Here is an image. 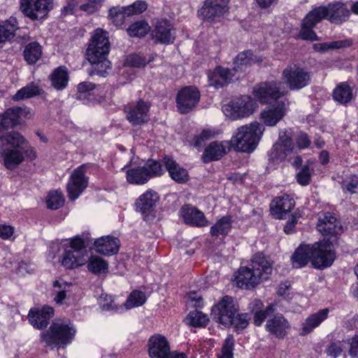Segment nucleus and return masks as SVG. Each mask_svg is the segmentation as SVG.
<instances>
[{"instance_id":"nucleus-25","label":"nucleus","mask_w":358,"mask_h":358,"mask_svg":"<svg viewBox=\"0 0 358 358\" xmlns=\"http://www.w3.org/2000/svg\"><path fill=\"white\" fill-rule=\"evenodd\" d=\"M234 69L218 66L208 74L209 85L217 89L228 84L235 76Z\"/></svg>"},{"instance_id":"nucleus-7","label":"nucleus","mask_w":358,"mask_h":358,"mask_svg":"<svg viewBox=\"0 0 358 358\" xmlns=\"http://www.w3.org/2000/svg\"><path fill=\"white\" fill-rule=\"evenodd\" d=\"M255 98L262 104H269L275 101L286 94L280 81L261 83L253 89Z\"/></svg>"},{"instance_id":"nucleus-12","label":"nucleus","mask_w":358,"mask_h":358,"mask_svg":"<svg viewBox=\"0 0 358 358\" xmlns=\"http://www.w3.org/2000/svg\"><path fill=\"white\" fill-rule=\"evenodd\" d=\"M150 104L139 99L125 105L124 111L126 118L134 127L141 126L150 120Z\"/></svg>"},{"instance_id":"nucleus-18","label":"nucleus","mask_w":358,"mask_h":358,"mask_svg":"<svg viewBox=\"0 0 358 358\" xmlns=\"http://www.w3.org/2000/svg\"><path fill=\"white\" fill-rule=\"evenodd\" d=\"M150 358H169L171 355L169 343L165 336L156 334L148 341Z\"/></svg>"},{"instance_id":"nucleus-47","label":"nucleus","mask_w":358,"mask_h":358,"mask_svg":"<svg viewBox=\"0 0 358 358\" xmlns=\"http://www.w3.org/2000/svg\"><path fill=\"white\" fill-rule=\"evenodd\" d=\"M20 110L19 106L11 107L8 108L0 117L3 120V122L7 124V127L13 128L20 122Z\"/></svg>"},{"instance_id":"nucleus-43","label":"nucleus","mask_w":358,"mask_h":358,"mask_svg":"<svg viewBox=\"0 0 358 358\" xmlns=\"http://www.w3.org/2000/svg\"><path fill=\"white\" fill-rule=\"evenodd\" d=\"M52 85L57 90L64 89L68 84L69 76L65 66L56 69L50 76Z\"/></svg>"},{"instance_id":"nucleus-13","label":"nucleus","mask_w":358,"mask_h":358,"mask_svg":"<svg viewBox=\"0 0 358 358\" xmlns=\"http://www.w3.org/2000/svg\"><path fill=\"white\" fill-rule=\"evenodd\" d=\"M313 10L320 21L327 19L334 24L345 21L350 14L345 4L341 2L331 3L326 6H319Z\"/></svg>"},{"instance_id":"nucleus-44","label":"nucleus","mask_w":358,"mask_h":358,"mask_svg":"<svg viewBox=\"0 0 358 358\" xmlns=\"http://www.w3.org/2000/svg\"><path fill=\"white\" fill-rule=\"evenodd\" d=\"M352 44V40L348 38L331 42L315 43L313 45V48L316 52H325L329 50L348 48L351 46Z\"/></svg>"},{"instance_id":"nucleus-41","label":"nucleus","mask_w":358,"mask_h":358,"mask_svg":"<svg viewBox=\"0 0 358 358\" xmlns=\"http://www.w3.org/2000/svg\"><path fill=\"white\" fill-rule=\"evenodd\" d=\"M255 62L256 59L251 50L243 51L236 56L233 69L236 73L244 71L248 66L255 64Z\"/></svg>"},{"instance_id":"nucleus-57","label":"nucleus","mask_w":358,"mask_h":358,"mask_svg":"<svg viewBox=\"0 0 358 358\" xmlns=\"http://www.w3.org/2000/svg\"><path fill=\"white\" fill-rule=\"evenodd\" d=\"M275 305L270 304L265 309L255 312L254 314V324L255 326L259 327L265 321V320L271 316L275 311Z\"/></svg>"},{"instance_id":"nucleus-61","label":"nucleus","mask_w":358,"mask_h":358,"mask_svg":"<svg viewBox=\"0 0 358 358\" xmlns=\"http://www.w3.org/2000/svg\"><path fill=\"white\" fill-rule=\"evenodd\" d=\"M147 9V3L145 1H137L133 4L127 6L126 10L128 14L136 15L140 14Z\"/></svg>"},{"instance_id":"nucleus-14","label":"nucleus","mask_w":358,"mask_h":358,"mask_svg":"<svg viewBox=\"0 0 358 358\" xmlns=\"http://www.w3.org/2000/svg\"><path fill=\"white\" fill-rule=\"evenodd\" d=\"M312 264L317 268L330 266L335 260V252L332 250L331 243L327 241L316 242L312 245Z\"/></svg>"},{"instance_id":"nucleus-62","label":"nucleus","mask_w":358,"mask_h":358,"mask_svg":"<svg viewBox=\"0 0 358 358\" xmlns=\"http://www.w3.org/2000/svg\"><path fill=\"white\" fill-rule=\"evenodd\" d=\"M343 350L342 343L341 342L331 343L327 348L325 352L329 357L336 358L341 355Z\"/></svg>"},{"instance_id":"nucleus-53","label":"nucleus","mask_w":358,"mask_h":358,"mask_svg":"<svg viewBox=\"0 0 358 358\" xmlns=\"http://www.w3.org/2000/svg\"><path fill=\"white\" fill-rule=\"evenodd\" d=\"M150 30L149 24L145 21L136 22L127 29V33L132 37H143Z\"/></svg>"},{"instance_id":"nucleus-24","label":"nucleus","mask_w":358,"mask_h":358,"mask_svg":"<svg viewBox=\"0 0 358 358\" xmlns=\"http://www.w3.org/2000/svg\"><path fill=\"white\" fill-rule=\"evenodd\" d=\"M172 29L173 26L169 20L166 19L159 20L157 22L152 30L153 38L157 43H172L175 39Z\"/></svg>"},{"instance_id":"nucleus-49","label":"nucleus","mask_w":358,"mask_h":358,"mask_svg":"<svg viewBox=\"0 0 358 358\" xmlns=\"http://www.w3.org/2000/svg\"><path fill=\"white\" fill-rule=\"evenodd\" d=\"M250 319L251 317L249 313H237L233 317H231L232 320L231 327H234L236 333L240 334L248 327Z\"/></svg>"},{"instance_id":"nucleus-23","label":"nucleus","mask_w":358,"mask_h":358,"mask_svg":"<svg viewBox=\"0 0 358 358\" xmlns=\"http://www.w3.org/2000/svg\"><path fill=\"white\" fill-rule=\"evenodd\" d=\"M286 114V108L284 102L278 103L276 106L266 108L260 113V120L267 127H274Z\"/></svg>"},{"instance_id":"nucleus-33","label":"nucleus","mask_w":358,"mask_h":358,"mask_svg":"<svg viewBox=\"0 0 358 358\" xmlns=\"http://www.w3.org/2000/svg\"><path fill=\"white\" fill-rule=\"evenodd\" d=\"M329 313V308H324L310 315L301 324L300 335L306 336L311 333L328 317Z\"/></svg>"},{"instance_id":"nucleus-51","label":"nucleus","mask_w":358,"mask_h":358,"mask_svg":"<svg viewBox=\"0 0 358 358\" xmlns=\"http://www.w3.org/2000/svg\"><path fill=\"white\" fill-rule=\"evenodd\" d=\"M108 268V263L99 257L92 256L88 261L87 268L92 273H105Z\"/></svg>"},{"instance_id":"nucleus-63","label":"nucleus","mask_w":358,"mask_h":358,"mask_svg":"<svg viewBox=\"0 0 358 358\" xmlns=\"http://www.w3.org/2000/svg\"><path fill=\"white\" fill-rule=\"evenodd\" d=\"M150 61V59H147L145 57L141 55H131L129 59V62L130 64L135 67L145 66Z\"/></svg>"},{"instance_id":"nucleus-4","label":"nucleus","mask_w":358,"mask_h":358,"mask_svg":"<svg viewBox=\"0 0 358 358\" xmlns=\"http://www.w3.org/2000/svg\"><path fill=\"white\" fill-rule=\"evenodd\" d=\"M64 252L59 257L61 265L66 269H73L83 265L87 261L85 241L76 236L63 245Z\"/></svg>"},{"instance_id":"nucleus-56","label":"nucleus","mask_w":358,"mask_h":358,"mask_svg":"<svg viewBox=\"0 0 358 358\" xmlns=\"http://www.w3.org/2000/svg\"><path fill=\"white\" fill-rule=\"evenodd\" d=\"M217 134V131L215 129H203L199 135L195 136L194 138V147L198 149L201 148L206 141L214 138Z\"/></svg>"},{"instance_id":"nucleus-50","label":"nucleus","mask_w":358,"mask_h":358,"mask_svg":"<svg viewBox=\"0 0 358 358\" xmlns=\"http://www.w3.org/2000/svg\"><path fill=\"white\" fill-rule=\"evenodd\" d=\"M147 300L144 292L139 290H134L129 295L124 306L127 309H131L143 305Z\"/></svg>"},{"instance_id":"nucleus-46","label":"nucleus","mask_w":358,"mask_h":358,"mask_svg":"<svg viewBox=\"0 0 358 358\" xmlns=\"http://www.w3.org/2000/svg\"><path fill=\"white\" fill-rule=\"evenodd\" d=\"M92 64V70L90 74L97 75L101 77H106L108 73V70L110 69V62L107 59V57L103 58H98L97 61L90 62Z\"/></svg>"},{"instance_id":"nucleus-26","label":"nucleus","mask_w":358,"mask_h":358,"mask_svg":"<svg viewBox=\"0 0 358 358\" xmlns=\"http://www.w3.org/2000/svg\"><path fill=\"white\" fill-rule=\"evenodd\" d=\"M163 162L171 178L179 184H184L189 179L187 171L179 165L173 158L166 156Z\"/></svg>"},{"instance_id":"nucleus-16","label":"nucleus","mask_w":358,"mask_h":358,"mask_svg":"<svg viewBox=\"0 0 358 358\" xmlns=\"http://www.w3.org/2000/svg\"><path fill=\"white\" fill-rule=\"evenodd\" d=\"M200 92L194 86H186L178 91L176 96V106L181 114L191 111L200 100Z\"/></svg>"},{"instance_id":"nucleus-40","label":"nucleus","mask_w":358,"mask_h":358,"mask_svg":"<svg viewBox=\"0 0 358 358\" xmlns=\"http://www.w3.org/2000/svg\"><path fill=\"white\" fill-rule=\"evenodd\" d=\"M232 227V217L225 215L219 219L210 229V233L213 236H226L231 231Z\"/></svg>"},{"instance_id":"nucleus-38","label":"nucleus","mask_w":358,"mask_h":358,"mask_svg":"<svg viewBox=\"0 0 358 358\" xmlns=\"http://www.w3.org/2000/svg\"><path fill=\"white\" fill-rule=\"evenodd\" d=\"M332 96L340 104L347 105L353 99L352 88L346 82L341 83L334 90Z\"/></svg>"},{"instance_id":"nucleus-45","label":"nucleus","mask_w":358,"mask_h":358,"mask_svg":"<svg viewBox=\"0 0 358 358\" xmlns=\"http://www.w3.org/2000/svg\"><path fill=\"white\" fill-rule=\"evenodd\" d=\"M41 93V89L39 86L32 82L19 90L12 99L14 101H20L39 95Z\"/></svg>"},{"instance_id":"nucleus-19","label":"nucleus","mask_w":358,"mask_h":358,"mask_svg":"<svg viewBox=\"0 0 358 358\" xmlns=\"http://www.w3.org/2000/svg\"><path fill=\"white\" fill-rule=\"evenodd\" d=\"M53 315L54 309L50 306H45L41 309H31L28 314V320L34 328L43 329L47 327Z\"/></svg>"},{"instance_id":"nucleus-34","label":"nucleus","mask_w":358,"mask_h":358,"mask_svg":"<svg viewBox=\"0 0 358 358\" xmlns=\"http://www.w3.org/2000/svg\"><path fill=\"white\" fill-rule=\"evenodd\" d=\"M320 22V17H317L313 10H310L302 21L301 28L299 32L301 38L310 41L317 40V34L313 29Z\"/></svg>"},{"instance_id":"nucleus-54","label":"nucleus","mask_w":358,"mask_h":358,"mask_svg":"<svg viewBox=\"0 0 358 358\" xmlns=\"http://www.w3.org/2000/svg\"><path fill=\"white\" fill-rule=\"evenodd\" d=\"M126 10V7L113 8L109 10V17H110L113 23L116 26H121L127 17L130 16Z\"/></svg>"},{"instance_id":"nucleus-60","label":"nucleus","mask_w":358,"mask_h":358,"mask_svg":"<svg viewBox=\"0 0 358 358\" xmlns=\"http://www.w3.org/2000/svg\"><path fill=\"white\" fill-rule=\"evenodd\" d=\"M311 171L308 164L304 165L296 176L299 184L303 186L308 185L310 182Z\"/></svg>"},{"instance_id":"nucleus-42","label":"nucleus","mask_w":358,"mask_h":358,"mask_svg":"<svg viewBox=\"0 0 358 358\" xmlns=\"http://www.w3.org/2000/svg\"><path fill=\"white\" fill-rule=\"evenodd\" d=\"M42 47L37 42L28 43L24 49L23 56L29 64H36L41 57Z\"/></svg>"},{"instance_id":"nucleus-1","label":"nucleus","mask_w":358,"mask_h":358,"mask_svg":"<svg viewBox=\"0 0 358 358\" xmlns=\"http://www.w3.org/2000/svg\"><path fill=\"white\" fill-rule=\"evenodd\" d=\"M27 140L17 131H10L0 136V163L10 171L15 169L24 160L22 150Z\"/></svg>"},{"instance_id":"nucleus-64","label":"nucleus","mask_w":358,"mask_h":358,"mask_svg":"<svg viewBox=\"0 0 358 358\" xmlns=\"http://www.w3.org/2000/svg\"><path fill=\"white\" fill-rule=\"evenodd\" d=\"M297 147L300 150L308 148L310 145V139L309 138L307 134L301 132L296 140Z\"/></svg>"},{"instance_id":"nucleus-28","label":"nucleus","mask_w":358,"mask_h":358,"mask_svg":"<svg viewBox=\"0 0 358 358\" xmlns=\"http://www.w3.org/2000/svg\"><path fill=\"white\" fill-rule=\"evenodd\" d=\"M159 196L157 192L148 189L136 201V210L143 215H148L155 208Z\"/></svg>"},{"instance_id":"nucleus-59","label":"nucleus","mask_w":358,"mask_h":358,"mask_svg":"<svg viewBox=\"0 0 358 358\" xmlns=\"http://www.w3.org/2000/svg\"><path fill=\"white\" fill-rule=\"evenodd\" d=\"M346 350L351 358H358V334L345 341Z\"/></svg>"},{"instance_id":"nucleus-11","label":"nucleus","mask_w":358,"mask_h":358,"mask_svg":"<svg viewBox=\"0 0 358 358\" xmlns=\"http://www.w3.org/2000/svg\"><path fill=\"white\" fill-rule=\"evenodd\" d=\"M282 79L291 90H299L308 85L311 73L296 66H288L282 71Z\"/></svg>"},{"instance_id":"nucleus-8","label":"nucleus","mask_w":358,"mask_h":358,"mask_svg":"<svg viewBox=\"0 0 358 358\" xmlns=\"http://www.w3.org/2000/svg\"><path fill=\"white\" fill-rule=\"evenodd\" d=\"M110 50L108 33L103 29L94 31L87 49L86 55L90 62L97 61L98 58L107 57Z\"/></svg>"},{"instance_id":"nucleus-30","label":"nucleus","mask_w":358,"mask_h":358,"mask_svg":"<svg viewBox=\"0 0 358 358\" xmlns=\"http://www.w3.org/2000/svg\"><path fill=\"white\" fill-rule=\"evenodd\" d=\"M96 251L106 256L117 253L120 248V241L117 238L107 236L97 238L94 242Z\"/></svg>"},{"instance_id":"nucleus-48","label":"nucleus","mask_w":358,"mask_h":358,"mask_svg":"<svg viewBox=\"0 0 358 358\" xmlns=\"http://www.w3.org/2000/svg\"><path fill=\"white\" fill-rule=\"evenodd\" d=\"M65 199L62 191L56 189L51 190L47 196V207L51 210H57L63 206Z\"/></svg>"},{"instance_id":"nucleus-15","label":"nucleus","mask_w":358,"mask_h":358,"mask_svg":"<svg viewBox=\"0 0 358 358\" xmlns=\"http://www.w3.org/2000/svg\"><path fill=\"white\" fill-rule=\"evenodd\" d=\"M52 4V0H20V10L31 20H38L48 15Z\"/></svg>"},{"instance_id":"nucleus-17","label":"nucleus","mask_w":358,"mask_h":358,"mask_svg":"<svg viewBox=\"0 0 358 358\" xmlns=\"http://www.w3.org/2000/svg\"><path fill=\"white\" fill-rule=\"evenodd\" d=\"M85 166L81 165L73 170L66 185V190L70 200H76L88 185V178L85 176Z\"/></svg>"},{"instance_id":"nucleus-22","label":"nucleus","mask_w":358,"mask_h":358,"mask_svg":"<svg viewBox=\"0 0 358 358\" xmlns=\"http://www.w3.org/2000/svg\"><path fill=\"white\" fill-rule=\"evenodd\" d=\"M317 229L324 236H335L341 231V225L335 216L327 212L320 216Z\"/></svg>"},{"instance_id":"nucleus-36","label":"nucleus","mask_w":358,"mask_h":358,"mask_svg":"<svg viewBox=\"0 0 358 358\" xmlns=\"http://www.w3.org/2000/svg\"><path fill=\"white\" fill-rule=\"evenodd\" d=\"M226 145L224 142H211L205 149L202 155L204 163L220 159L226 154Z\"/></svg>"},{"instance_id":"nucleus-39","label":"nucleus","mask_w":358,"mask_h":358,"mask_svg":"<svg viewBox=\"0 0 358 358\" xmlns=\"http://www.w3.org/2000/svg\"><path fill=\"white\" fill-rule=\"evenodd\" d=\"M72 283L67 282L63 280H57L53 282L52 294L56 303L62 305L64 303L68 294L71 292Z\"/></svg>"},{"instance_id":"nucleus-20","label":"nucleus","mask_w":358,"mask_h":358,"mask_svg":"<svg viewBox=\"0 0 358 358\" xmlns=\"http://www.w3.org/2000/svg\"><path fill=\"white\" fill-rule=\"evenodd\" d=\"M289 328V322L282 314H276L269 318L265 325L266 331L279 339H282L287 335Z\"/></svg>"},{"instance_id":"nucleus-5","label":"nucleus","mask_w":358,"mask_h":358,"mask_svg":"<svg viewBox=\"0 0 358 358\" xmlns=\"http://www.w3.org/2000/svg\"><path fill=\"white\" fill-rule=\"evenodd\" d=\"M164 173L162 163L159 161L150 159L143 166L127 169L126 179L129 184L143 185L151 178L161 176Z\"/></svg>"},{"instance_id":"nucleus-35","label":"nucleus","mask_w":358,"mask_h":358,"mask_svg":"<svg viewBox=\"0 0 358 358\" xmlns=\"http://www.w3.org/2000/svg\"><path fill=\"white\" fill-rule=\"evenodd\" d=\"M313 252L312 245H300L292 256L293 266L300 268L312 262Z\"/></svg>"},{"instance_id":"nucleus-31","label":"nucleus","mask_w":358,"mask_h":358,"mask_svg":"<svg viewBox=\"0 0 358 358\" xmlns=\"http://www.w3.org/2000/svg\"><path fill=\"white\" fill-rule=\"evenodd\" d=\"M250 266L262 281L267 280L273 270L271 262L262 253L253 256Z\"/></svg>"},{"instance_id":"nucleus-3","label":"nucleus","mask_w":358,"mask_h":358,"mask_svg":"<svg viewBox=\"0 0 358 358\" xmlns=\"http://www.w3.org/2000/svg\"><path fill=\"white\" fill-rule=\"evenodd\" d=\"M76 330L70 322L56 320L40 334V341L51 350L65 348L74 339Z\"/></svg>"},{"instance_id":"nucleus-29","label":"nucleus","mask_w":358,"mask_h":358,"mask_svg":"<svg viewBox=\"0 0 358 358\" xmlns=\"http://www.w3.org/2000/svg\"><path fill=\"white\" fill-rule=\"evenodd\" d=\"M226 7L225 0H206L198 13L204 19L213 20L215 17L222 15Z\"/></svg>"},{"instance_id":"nucleus-58","label":"nucleus","mask_w":358,"mask_h":358,"mask_svg":"<svg viewBox=\"0 0 358 358\" xmlns=\"http://www.w3.org/2000/svg\"><path fill=\"white\" fill-rule=\"evenodd\" d=\"M341 185V187L344 192H348L351 194L356 192V189L358 187V176L355 175L346 176L341 181H338Z\"/></svg>"},{"instance_id":"nucleus-6","label":"nucleus","mask_w":358,"mask_h":358,"mask_svg":"<svg viewBox=\"0 0 358 358\" xmlns=\"http://www.w3.org/2000/svg\"><path fill=\"white\" fill-rule=\"evenodd\" d=\"M257 108L255 99L250 96L234 99L223 107L225 115L233 120L243 119L252 115Z\"/></svg>"},{"instance_id":"nucleus-32","label":"nucleus","mask_w":358,"mask_h":358,"mask_svg":"<svg viewBox=\"0 0 358 358\" xmlns=\"http://www.w3.org/2000/svg\"><path fill=\"white\" fill-rule=\"evenodd\" d=\"M236 284L238 287L242 289H251L255 287L262 280L254 272V271L248 266H241L238 271L236 276Z\"/></svg>"},{"instance_id":"nucleus-9","label":"nucleus","mask_w":358,"mask_h":358,"mask_svg":"<svg viewBox=\"0 0 358 358\" xmlns=\"http://www.w3.org/2000/svg\"><path fill=\"white\" fill-rule=\"evenodd\" d=\"M238 306L234 299L230 296H223L213 308L214 319L225 327L231 324V317L238 311Z\"/></svg>"},{"instance_id":"nucleus-10","label":"nucleus","mask_w":358,"mask_h":358,"mask_svg":"<svg viewBox=\"0 0 358 358\" xmlns=\"http://www.w3.org/2000/svg\"><path fill=\"white\" fill-rule=\"evenodd\" d=\"M279 141L274 144L268 152L269 159L273 161L289 160L296 153V148L290 134L287 131H281Z\"/></svg>"},{"instance_id":"nucleus-52","label":"nucleus","mask_w":358,"mask_h":358,"mask_svg":"<svg viewBox=\"0 0 358 358\" xmlns=\"http://www.w3.org/2000/svg\"><path fill=\"white\" fill-rule=\"evenodd\" d=\"M186 319L188 324L194 327H205L209 321L207 315L197 310L190 312Z\"/></svg>"},{"instance_id":"nucleus-37","label":"nucleus","mask_w":358,"mask_h":358,"mask_svg":"<svg viewBox=\"0 0 358 358\" xmlns=\"http://www.w3.org/2000/svg\"><path fill=\"white\" fill-rule=\"evenodd\" d=\"M17 29L19 26L15 17L10 16L9 19L3 21L0 24V43L13 39Z\"/></svg>"},{"instance_id":"nucleus-55","label":"nucleus","mask_w":358,"mask_h":358,"mask_svg":"<svg viewBox=\"0 0 358 358\" xmlns=\"http://www.w3.org/2000/svg\"><path fill=\"white\" fill-rule=\"evenodd\" d=\"M235 339L233 335L229 334L225 338L222 347L221 354L217 358H234Z\"/></svg>"},{"instance_id":"nucleus-2","label":"nucleus","mask_w":358,"mask_h":358,"mask_svg":"<svg viewBox=\"0 0 358 358\" xmlns=\"http://www.w3.org/2000/svg\"><path fill=\"white\" fill-rule=\"evenodd\" d=\"M264 127L254 121L237 128L231 140V146L238 152L251 153L257 148L264 131Z\"/></svg>"},{"instance_id":"nucleus-27","label":"nucleus","mask_w":358,"mask_h":358,"mask_svg":"<svg viewBox=\"0 0 358 358\" xmlns=\"http://www.w3.org/2000/svg\"><path fill=\"white\" fill-rule=\"evenodd\" d=\"M181 215L186 224L192 226L202 227L208 225L203 212L191 205H185L181 208Z\"/></svg>"},{"instance_id":"nucleus-21","label":"nucleus","mask_w":358,"mask_h":358,"mask_svg":"<svg viewBox=\"0 0 358 358\" xmlns=\"http://www.w3.org/2000/svg\"><path fill=\"white\" fill-rule=\"evenodd\" d=\"M294 206V199L287 194H283L273 199L270 205V210L271 214L276 219H283Z\"/></svg>"}]
</instances>
